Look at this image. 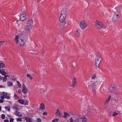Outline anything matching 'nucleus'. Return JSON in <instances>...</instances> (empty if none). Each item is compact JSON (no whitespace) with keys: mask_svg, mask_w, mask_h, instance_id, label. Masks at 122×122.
<instances>
[{"mask_svg":"<svg viewBox=\"0 0 122 122\" xmlns=\"http://www.w3.org/2000/svg\"><path fill=\"white\" fill-rule=\"evenodd\" d=\"M1 118L3 119H4L5 118V114H2L1 115Z\"/></svg>","mask_w":122,"mask_h":122,"instance_id":"obj_36","label":"nucleus"},{"mask_svg":"<svg viewBox=\"0 0 122 122\" xmlns=\"http://www.w3.org/2000/svg\"><path fill=\"white\" fill-rule=\"evenodd\" d=\"M2 94L3 95V96L4 97H5V96H7V93L6 92H2Z\"/></svg>","mask_w":122,"mask_h":122,"instance_id":"obj_34","label":"nucleus"},{"mask_svg":"<svg viewBox=\"0 0 122 122\" xmlns=\"http://www.w3.org/2000/svg\"><path fill=\"white\" fill-rule=\"evenodd\" d=\"M3 87L1 85H0V88H3Z\"/></svg>","mask_w":122,"mask_h":122,"instance_id":"obj_63","label":"nucleus"},{"mask_svg":"<svg viewBox=\"0 0 122 122\" xmlns=\"http://www.w3.org/2000/svg\"><path fill=\"white\" fill-rule=\"evenodd\" d=\"M120 13V11H117L116 12H115L112 18L113 21L114 22L116 21L120 17L119 15Z\"/></svg>","mask_w":122,"mask_h":122,"instance_id":"obj_3","label":"nucleus"},{"mask_svg":"<svg viewBox=\"0 0 122 122\" xmlns=\"http://www.w3.org/2000/svg\"><path fill=\"white\" fill-rule=\"evenodd\" d=\"M1 73L2 75H5L6 74V72L4 71H2V72Z\"/></svg>","mask_w":122,"mask_h":122,"instance_id":"obj_35","label":"nucleus"},{"mask_svg":"<svg viewBox=\"0 0 122 122\" xmlns=\"http://www.w3.org/2000/svg\"><path fill=\"white\" fill-rule=\"evenodd\" d=\"M5 77H10V76H9V75H5Z\"/></svg>","mask_w":122,"mask_h":122,"instance_id":"obj_58","label":"nucleus"},{"mask_svg":"<svg viewBox=\"0 0 122 122\" xmlns=\"http://www.w3.org/2000/svg\"><path fill=\"white\" fill-rule=\"evenodd\" d=\"M32 27L27 25H26L24 29L25 30L28 31H29L31 29Z\"/></svg>","mask_w":122,"mask_h":122,"instance_id":"obj_12","label":"nucleus"},{"mask_svg":"<svg viewBox=\"0 0 122 122\" xmlns=\"http://www.w3.org/2000/svg\"><path fill=\"white\" fill-rule=\"evenodd\" d=\"M36 120L38 122H41V120L40 118H37Z\"/></svg>","mask_w":122,"mask_h":122,"instance_id":"obj_39","label":"nucleus"},{"mask_svg":"<svg viewBox=\"0 0 122 122\" xmlns=\"http://www.w3.org/2000/svg\"><path fill=\"white\" fill-rule=\"evenodd\" d=\"M43 114L44 115H47V113L46 112H45L43 113Z\"/></svg>","mask_w":122,"mask_h":122,"instance_id":"obj_48","label":"nucleus"},{"mask_svg":"<svg viewBox=\"0 0 122 122\" xmlns=\"http://www.w3.org/2000/svg\"><path fill=\"white\" fill-rule=\"evenodd\" d=\"M14 96L15 97L17 98H19V96L16 95L15 94V93L14 94Z\"/></svg>","mask_w":122,"mask_h":122,"instance_id":"obj_47","label":"nucleus"},{"mask_svg":"<svg viewBox=\"0 0 122 122\" xmlns=\"http://www.w3.org/2000/svg\"><path fill=\"white\" fill-rule=\"evenodd\" d=\"M26 17V15H20V20L21 21H23L25 20Z\"/></svg>","mask_w":122,"mask_h":122,"instance_id":"obj_10","label":"nucleus"},{"mask_svg":"<svg viewBox=\"0 0 122 122\" xmlns=\"http://www.w3.org/2000/svg\"><path fill=\"white\" fill-rule=\"evenodd\" d=\"M45 106L42 103H41L40 106V109L42 110L45 109Z\"/></svg>","mask_w":122,"mask_h":122,"instance_id":"obj_17","label":"nucleus"},{"mask_svg":"<svg viewBox=\"0 0 122 122\" xmlns=\"http://www.w3.org/2000/svg\"><path fill=\"white\" fill-rule=\"evenodd\" d=\"M7 85L9 86H12L13 85V83L12 82L9 81L7 82Z\"/></svg>","mask_w":122,"mask_h":122,"instance_id":"obj_20","label":"nucleus"},{"mask_svg":"<svg viewBox=\"0 0 122 122\" xmlns=\"http://www.w3.org/2000/svg\"><path fill=\"white\" fill-rule=\"evenodd\" d=\"M95 60L96 66L97 67L99 68V65L101 61L100 56L98 55L96 57Z\"/></svg>","mask_w":122,"mask_h":122,"instance_id":"obj_2","label":"nucleus"},{"mask_svg":"<svg viewBox=\"0 0 122 122\" xmlns=\"http://www.w3.org/2000/svg\"><path fill=\"white\" fill-rule=\"evenodd\" d=\"M69 120L70 122H74V120L72 117Z\"/></svg>","mask_w":122,"mask_h":122,"instance_id":"obj_44","label":"nucleus"},{"mask_svg":"<svg viewBox=\"0 0 122 122\" xmlns=\"http://www.w3.org/2000/svg\"><path fill=\"white\" fill-rule=\"evenodd\" d=\"M97 84V82H95L92 84V89L93 91L94 92V94H96V88L95 87L96 86Z\"/></svg>","mask_w":122,"mask_h":122,"instance_id":"obj_8","label":"nucleus"},{"mask_svg":"<svg viewBox=\"0 0 122 122\" xmlns=\"http://www.w3.org/2000/svg\"><path fill=\"white\" fill-rule=\"evenodd\" d=\"M15 40L16 43H19L20 46L25 44V41L21 38V36L17 35L15 36Z\"/></svg>","mask_w":122,"mask_h":122,"instance_id":"obj_1","label":"nucleus"},{"mask_svg":"<svg viewBox=\"0 0 122 122\" xmlns=\"http://www.w3.org/2000/svg\"><path fill=\"white\" fill-rule=\"evenodd\" d=\"M18 105L16 104L14 105L12 107V108L16 110V111H17L19 110L18 107Z\"/></svg>","mask_w":122,"mask_h":122,"instance_id":"obj_15","label":"nucleus"},{"mask_svg":"<svg viewBox=\"0 0 122 122\" xmlns=\"http://www.w3.org/2000/svg\"><path fill=\"white\" fill-rule=\"evenodd\" d=\"M3 77H2L0 76V79L2 80L3 78Z\"/></svg>","mask_w":122,"mask_h":122,"instance_id":"obj_60","label":"nucleus"},{"mask_svg":"<svg viewBox=\"0 0 122 122\" xmlns=\"http://www.w3.org/2000/svg\"><path fill=\"white\" fill-rule=\"evenodd\" d=\"M46 71L45 70H44V74H46V73L45 72H46Z\"/></svg>","mask_w":122,"mask_h":122,"instance_id":"obj_59","label":"nucleus"},{"mask_svg":"<svg viewBox=\"0 0 122 122\" xmlns=\"http://www.w3.org/2000/svg\"><path fill=\"white\" fill-rule=\"evenodd\" d=\"M67 14V10L66 8H64L61 11V15L66 16Z\"/></svg>","mask_w":122,"mask_h":122,"instance_id":"obj_7","label":"nucleus"},{"mask_svg":"<svg viewBox=\"0 0 122 122\" xmlns=\"http://www.w3.org/2000/svg\"><path fill=\"white\" fill-rule=\"evenodd\" d=\"M14 119L13 118H11L10 119V122H13Z\"/></svg>","mask_w":122,"mask_h":122,"instance_id":"obj_45","label":"nucleus"},{"mask_svg":"<svg viewBox=\"0 0 122 122\" xmlns=\"http://www.w3.org/2000/svg\"><path fill=\"white\" fill-rule=\"evenodd\" d=\"M82 120L81 118H79L76 119L74 121V122H82Z\"/></svg>","mask_w":122,"mask_h":122,"instance_id":"obj_18","label":"nucleus"},{"mask_svg":"<svg viewBox=\"0 0 122 122\" xmlns=\"http://www.w3.org/2000/svg\"><path fill=\"white\" fill-rule=\"evenodd\" d=\"M18 102L20 103L23 104H24V101L22 99H19L18 100Z\"/></svg>","mask_w":122,"mask_h":122,"instance_id":"obj_27","label":"nucleus"},{"mask_svg":"<svg viewBox=\"0 0 122 122\" xmlns=\"http://www.w3.org/2000/svg\"><path fill=\"white\" fill-rule=\"evenodd\" d=\"M114 89L113 87H111L109 89V91L111 92H113Z\"/></svg>","mask_w":122,"mask_h":122,"instance_id":"obj_25","label":"nucleus"},{"mask_svg":"<svg viewBox=\"0 0 122 122\" xmlns=\"http://www.w3.org/2000/svg\"><path fill=\"white\" fill-rule=\"evenodd\" d=\"M80 30L79 29H77L75 33V35L76 37H79L80 35Z\"/></svg>","mask_w":122,"mask_h":122,"instance_id":"obj_14","label":"nucleus"},{"mask_svg":"<svg viewBox=\"0 0 122 122\" xmlns=\"http://www.w3.org/2000/svg\"><path fill=\"white\" fill-rule=\"evenodd\" d=\"M28 92V89L26 88L25 85L24 84L22 85V92L24 94H26Z\"/></svg>","mask_w":122,"mask_h":122,"instance_id":"obj_6","label":"nucleus"},{"mask_svg":"<svg viewBox=\"0 0 122 122\" xmlns=\"http://www.w3.org/2000/svg\"><path fill=\"white\" fill-rule=\"evenodd\" d=\"M59 120L57 118H56L53 119L52 121V122H56L58 121Z\"/></svg>","mask_w":122,"mask_h":122,"instance_id":"obj_29","label":"nucleus"},{"mask_svg":"<svg viewBox=\"0 0 122 122\" xmlns=\"http://www.w3.org/2000/svg\"><path fill=\"white\" fill-rule=\"evenodd\" d=\"M66 17V16L61 15L59 19L60 22H62L64 21Z\"/></svg>","mask_w":122,"mask_h":122,"instance_id":"obj_11","label":"nucleus"},{"mask_svg":"<svg viewBox=\"0 0 122 122\" xmlns=\"http://www.w3.org/2000/svg\"><path fill=\"white\" fill-rule=\"evenodd\" d=\"M118 114V113H117L116 112H114L113 114L112 115V116H115L116 115H117Z\"/></svg>","mask_w":122,"mask_h":122,"instance_id":"obj_40","label":"nucleus"},{"mask_svg":"<svg viewBox=\"0 0 122 122\" xmlns=\"http://www.w3.org/2000/svg\"><path fill=\"white\" fill-rule=\"evenodd\" d=\"M75 85H74L73 84V85L71 86L73 88H74L75 87Z\"/></svg>","mask_w":122,"mask_h":122,"instance_id":"obj_53","label":"nucleus"},{"mask_svg":"<svg viewBox=\"0 0 122 122\" xmlns=\"http://www.w3.org/2000/svg\"><path fill=\"white\" fill-rule=\"evenodd\" d=\"M4 122H9V120L7 119H5L4 121Z\"/></svg>","mask_w":122,"mask_h":122,"instance_id":"obj_54","label":"nucleus"},{"mask_svg":"<svg viewBox=\"0 0 122 122\" xmlns=\"http://www.w3.org/2000/svg\"><path fill=\"white\" fill-rule=\"evenodd\" d=\"M16 120L17 121L19 122H21L22 121V119L20 118H17Z\"/></svg>","mask_w":122,"mask_h":122,"instance_id":"obj_41","label":"nucleus"},{"mask_svg":"<svg viewBox=\"0 0 122 122\" xmlns=\"http://www.w3.org/2000/svg\"><path fill=\"white\" fill-rule=\"evenodd\" d=\"M67 116H70V114L68 113H67Z\"/></svg>","mask_w":122,"mask_h":122,"instance_id":"obj_61","label":"nucleus"},{"mask_svg":"<svg viewBox=\"0 0 122 122\" xmlns=\"http://www.w3.org/2000/svg\"><path fill=\"white\" fill-rule=\"evenodd\" d=\"M17 83L18 87L20 88H21V85L20 84V83L19 81H17Z\"/></svg>","mask_w":122,"mask_h":122,"instance_id":"obj_30","label":"nucleus"},{"mask_svg":"<svg viewBox=\"0 0 122 122\" xmlns=\"http://www.w3.org/2000/svg\"><path fill=\"white\" fill-rule=\"evenodd\" d=\"M76 81V78L74 77H73V81Z\"/></svg>","mask_w":122,"mask_h":122,"instance_id":"obj_57","label":"nucleus"},{"mask_svg":"<svg viewBox=\"0 0 122 122\" xmlns=\"http://www.w3.org/2000/svg\"><path fill=\"white\" fill-rule=\"evenodd\" d=\"M4 101L2 99H0V103H2Z\"/></svg>","mask_w":122,"mask_h":122,"instance_id":"obj_55","label":"nucleus"},{"mask_svg":"<svg viewBox=\"0 0 122 122\" xmlns=\"http://www.w3.org/2000/svg\"><path fill=\"white\" fill-rule=\"evenodd\" d=\"M5 98L7 99H10V97L8 96H5V97H4Z\"/></svg>","mask_w":122,"mask_h":122,"instance_id":"obj_46","label":"nucleus"},{"mask_svg":"<svg viewBox=\"0 0 122 122\" xmlns=\"http://www.w3.org/2000/svg\"><path fill=\"white\" fill-rule=\"evenodd\" d=\"M27 77H29L30 79L32 80L33 79V77L31 76V75L30 74H27Z\"/></svg>","mask_w":122,"mask_h":122,"instance_id":"obj_31","label":"nucleus"},{"mask_svg":"<svg viewBox=\"0 0 122 122\" xmlns=\"http://www.w3.org/2000/svg\"><path fill=\"white\" fill-rule=\"evenodd\" d=\"M7 79V77H5V76H4V77L3 78V81H5Z\"/></svg>","mask_w":122,"mask_h":122,"instance_id":"obj_42","label":"nucleus"},{"mask_svg":"<svg viewBox=\"0 0 122 122\" xmlns=\"http://www.w3.org/2000/svg\"><path fill=\"white\" fill-rule=\"evenodd\" d=\"M10 106L5 107V108L6 109H7L8 111H10Z\"/></svg>","mask_w":122,"mask_h":122,"instance_id":"obj_32","label":"nucleus"},{"mask_svg":"<svg viewBox=\"0 0 122 122\" xmlns=\"http://www.w3.org/2000/svg\"><path fill=\"white\" fill-rule=\"evenodd\" d=\"M61 22L62 23L61 25L63 26L65 25L66 24V21H63V22Z\"/></svg>","mask_w":122,"mask_h":122,"instance_id":"obj_37","label":"nucleus"},{"mask_svg":"<svg viewBox=\"0 0 122 122\" xmlns=\"http://www.w3.org/2000/svg\"><path fill=\"white\" fill-rule=\"evenodd\" d=\"M24 15H26V13L25 12V11L24 10H21L20 15H24Z\"/></svg>","mask_w":122,"mask_h":122,"instance_id":"obj_21","label":"nucleus"},{"mask_svg":"<svg viewBox=\"0 0 122 122\" xmlns=\"http://www.w3.org/2000/svg\"><path fill=\"white\" fill-rule=\"evenodd\" d=\"M111 98V95L108 98V99L105 102V103H108L110 101V100Z\"/></svg>","mask_w":122,"mask_h":122,"instance_id":"obj_23","label":"nucleus"},{"mask_svg":"<svg viewBox=\"0 0 122 122\" xmlns=\"http://www.w3.org/2000/svg\"><path fill=\"white\" fill-rule=\"evenodd\" d=\"M95 27L97 29H101L103 27V23L102 22L97 21L95 23Z\"/></svg>","mask_w":122,"mask_h":122,"instance_id":"obj_4","label":"nucleus"},{"mask_svg":"<svg viewBox=\"0 0 122 122\" xmlns=\"http://www.w3.org/2000/svg\"><path fill=\"white\" fill-rule=\"evenodd\" d=\"M27 97V96L26 95H25L23 96V97Z\"/></svg>","mask_w":122,"mask_h":122,"instance_id":"obj_62","label":"nucleus"},{"mask_svg":"<svg viewBox=\"0 0 122 122\" xmlns=\"http://www.w3.org/2000/svg\"><path fill=\"white\" fill-rule=\"evenodd\" d=\"M20 112L19 111H15V114L17 116L20 117H21L22 116V115L21 114H20Z\"/></svg>","mask_w":122,"mask_h":122,"instance_id":"obj_16","label":"nucleus"},{"mask_svg":"<svg viewBox=\"0 0 122 122\" xmlns=\"http://www.w3.org/2000/svg\"><path fill=\"white\" fill-rule=\"evenodd\" d=\"M4 41H0V47L1 46L2 44L4 42Z\"/></svg>","mask_w":122,"mask_h":122,"instance_id":"obj_43","label":"nucleus"},{"mask_svg":"<svg viewBox=\"0 0 122 122\" xmlns=\"http://www.w3.org/2000/svg\"><path fill=\"white\" fill-rule=\"evenodd\" d=\"M87 24L85 20H82L80 23V26L82 29L85 28L87 25Z\"/></svg>","mask_w":122,"mask_h":122,"instance_id":"obj_5","label":"nucleus"},{"mask_svg":"<svg viewBox=\"0 0 122 122\" xmlns=\"http://www.w3.org/2000/svg\"><path fill=\"white\" fill-rule=\"evenodd\" d=\"M73 83L74 85H75L77 83L76 81H73Z\"/></svg>","mask_w":122,"mask_h":122,"instance_id":"obj_50","label":"nucleus"},{"mask_svg":"<svg viewBox=\"0 0 122 122\" xmlns=\"http://www.w3.org/2000/svg\"><path fill=\"white\" fill-rule=\"evenodd\" d=\"M55 114L57 116H61L62 115V113L60 111L59 109H58L56 112Z\"/></svg>","mask_w":122,"mask_h":122,"instance_id":"obj_13","label":"nucleus"},{"mask_svg":"<svg viewBox=\"0 0 122 122\" xmlns=\"http://www.w3.org/2000/svg\"><path fill=\"white\" fill-rule=\"evenodd\" d=\"M33 24V20L32 19H29L26 24V25L32 27Z\"/></svg>","mask_w":122,"mask_h":122,"instance_id":"obj_9","label":"nucleus"},{"mask_svg":"<svg viewBox=\"0 0 122 122\" xmlns=\"http://www.w3.org/2000/svg\"><path fill=\"white\" fill-rule=\"evenodd\" d=\"M5 67V65L3 63H1L0 64V68H2Z\"/></svg>","mask_w":122,"mask_h":122,"instance_id":"obj_26","label":"nucleus"},{"mask_svg":"<svg viewBox=\"0 0 122 122\" xmlns=\"http://www.w3.org/2000/svg\"><path fill=\"white\" fill-rule=\"evenodd\" d=\"M0 97L1 99H2V100H4L5 98L4 97V96H1V97Z\"/></svg>","mask_w":122,"mask_h":122,"instance_id":"obj_52","label":"nucleus"},{"mask_svg":"<svg viewBox=\"0 0 122 122\" xmlns=\"http://www.w3.org/2000/svg\"><path fill=\"white\" fill-rule=\"evenodd\" d=\"M18 92L19 93H20L21 92V90L20 89H19L18 91Z\"/></svg>","mask_w":122,"mask_h":122,"instance_id":"obj_56","label":"nucleus"},{"mask_svg":"<svg viewBox=\"0 0 122 122\" xmlns=\"http://www.w3.org/2000/svg\"><path fill=\"white\" fill-rule=\"evenodd\" d=\"M92 82L90 81L89 82L88 84V86L89 87L90 86H92Z\"/></svg>","mask_w":122,"mask_h":122,"instance_id":"obj_38","label":"nucleus"},{"mask_svg":"<svg viewBox=\"0 0 122 122\" xmlns=\"http://www.w3.org/2000/svg\"><path fill=\"white\" fill-rule=\"evenodd\" d=\"M64 114V115L62 116V117L65 118H66L67 116V113L66 112H65Z\"/></svg>","mask_w":122,"mask_h":122,"instance_id":"obj_24","label":"nucleus"},{"mask_svg":"<svg viewBox=\"0 0 122 122\" xmlns=\"http://www.w3.org/2000/svg\"><path fill=\"white\" fill-rule=\"evenodd\" d=\"M103 28L105 30H106L108 29V28H107V26H104L103 27Z\"/></svg>","mask_w":122,"mask_h":122,"instance_id":"obj_51","label":"nucleus"},{"mask_svg":"<svg viewBox=\"0 0 122 122\" xmlns=\"http://www.w3.org/2000/svg\"><path fill=\"white\" fill-rule=\"evenodd\" d=\"M28 100H25L24 101V104L25 105H28Z\"/></svg>","mask_w":122,"mask_h":122,"instance_id":"obj_28","label":"nucleus"},{"mask_svg":"<svg viewBox=\"0 0 122 122\" xmlns=\"http://www.w3.org/2000/svg\"><path fill=\"white\" fill-rule=\"evenodd\" d=\"M1 106H0V111L1 110Z\"/></svg>","mask_w":122,"mask_h":122,"instance_id":"obj_64","label":"nucleus"},{"mask_svg":"<svg viewBox=\"0 0 122 122\" xmlns=\"http://www.w3.org/2000/svg\"><path fill=\"white\" fill-rule=\"evenodd\" d=\"M96 77L95 74L94 75L92 76L91 78L92 79H94Z\"/></svg>","mask_w":122,"mask_h":122,"instance_id":"obj_49","label":"nucleus"},{"mask_svg":"<svg viewBox=\"0 0 122 122\" xmlns=\"http://www.w3.org/2000/svg\"><path fill=\"white\" fill-rule=\"evenodd\" d=\"M81 118L82 122H86L87 121V119L85 117Z\"/></svg>","mask_w":122,"mask_h":122,"instance_id":"obj_19","label":"nucleus"},{"mask_svg":"<svg viewBox=\"0 0 122 122\" xmlns=\"http://www.w3.org/2000/svg\"><path fill=\"white\" fill-rule=\"evenodd\" d=\"M34 14H36L38 12L37 10V9H34Z\"/></svg>","mask_w":122,"mask_h":122,"instance_id":"obj_33","label":"nucleus"},{"mask_svg":"<svg viewBox=\"0 0 122 122\" xmlns=\"http://www.w3.org/2000/svg\"><path fill=\"white\" fill-rule=\"evenodd\" d=\"M25 120L26 121L29 122H32V121L31 119L30 118H29L28 117H25Z\"/></svg>","mask_w":122,"mask_h":122,"instance_id":"obj_22","label":"nucleus"}]
</instances>
